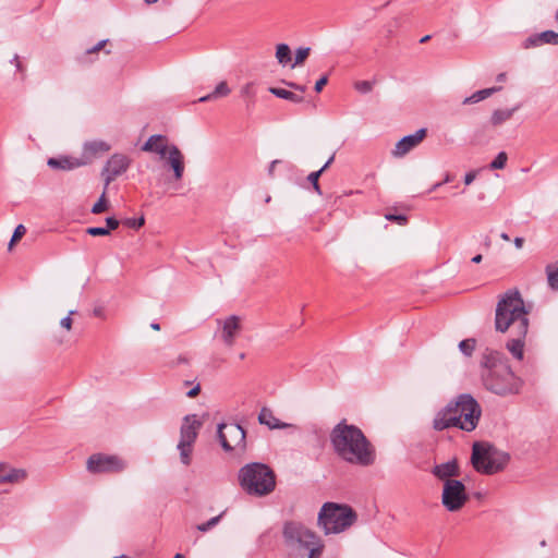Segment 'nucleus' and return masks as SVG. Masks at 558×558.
I'll return each mask as SVG.
<instances>
[{"label":"nucleus","mask_w":558,"mask_h":558,"mask_svg":"<svg viewBox=\"0 0 558 558\" xmlns=\"http://www.w3.org/2000/svg\"><path fill=\"white\" fill-rule=\"evenodd\" d=\"M529 323V311L520 292L508 290L496 305L495 329L502 333L510 330L512 338L507 341L506 348L517 360H522L524 355Z\"/></svg>","instance_id":"obj_1"},{"label":"nucleus","mask_w":558,"mask_h":558,"mask_svg":"<svg viewBox=\"0 0 558 558\" xmlns=\"http://www.w3.org/2000/svg\"><path fill=\"white\" fill-rule=\"evenodd\" d=\"M335 452L345 462L362 466L375 462V450L363 432L344 421L338 423L330 433Z\"/></svg>","instance_id":"obj_2"},{"label":"nucleus","mask_w":558,"mask_h":558,"mask_svg":"<svg viewBox=\"0 0 558 558\" xmlns=\"http://www.w3.org/2000/svg\"><path fill=\"white\" fill-rule=\"evenodd\" d=\"M481 365L484 368L483 384L487 390L502 397L520 392L523 380L514 374L500 352L487 350L483 354Z\"/></svg>","instance_id":"obj_3"},{"label":"nucleus","mask_w":558,"mask_h":558,"mask_svg":"<svg viewBox=\"0 0 558 558\" xmlns=\"http://www.w3.org/2000/svg\"><path fill=\"white\" fill-rule=\"evenodd\" d=\"M239 484L246 494L263 497L275 490L276 475L268 465L253 462L240 469Z\"/></svg>","instance_id":"obj_4"},{"label":"nucleus","mask_w":558,"mask_h":558,"mask_svg":"<svg viewBox=\"0 0 558 558\" xmlns=\"http://www.w3.org/2000/svg\"><path fill=\"white\" fill-rule=\"evenodd\" d=\"M356 519V512L350 506L325 502L318 512L317 526L325 535L339 534L352 526Z\"/></svg>","instance_id":"obj_5"},{"label":"nucleus","mask_w":558,"mask_h":558,"mask_svg":"<svg viewBox=\"0 0 558 558\" xmlns=\"http://www.w3.org/2000/svg\"><path fill=\"white\" fill-rule=\"evenodd\" d=\"M509 461V453L498 450L493 445L487 442L473 444L471 462L480 473L492 475L501 472Z\"/></svg>","instance_id":"obj_6"},{"label":"nucleus","mask_w":558,"mask_h":558,"mask_svg":"<svg viewBox=\"0 0 558 558\" xmlns=\"http://www.w3.org/2000/svg\"><path fill=\"white\" fill-rule=\"evenodd\" d=\"M452 412L458 417V428L464 432L474 430L480 422L482 409L470 393H461L449 402Z\"/></svg>","instance_id":"obj_7"},{"label":"nucleus","mask_w":558,"mask_h":558,"mask_svg":"<svg viewBox=\"0 0 558 558\" xmlns=\"http://www.w3.org/2000/svg\"><path fill=\"white\" fill-rule=\"evenodd\" d=\"M202 423L196 418V415L193 414L184 416L180 429V441L178 444L180 459L184 465H189L191 463L193 445L197 438Z\"/></svg>","instance_id":"obj_8"},{"label":"nucleus","mask_w":558,"mask_h":558,"mask_svg":"<svg viewBox=\"0 0 558 558\" xmlns=\"http://www.w3.org/2000/svg\"><path fill=\"white\" fill-rule=\"evenodd\" d=\"M469 497L465 485L459 481H447L444 483L441 504L450 512H457L463 508Z\"/></svg>","instance_id":"obj_9"},{"label":"nucleus","mask_w":558,"mask_h":558,"mask_svg":"<svg viewBox=\"0 0 558 558\" xmlns=\"http://www.w3.org/2000/svg\"><path fill=\"white\" fill-rule=\"evenodd\" d=\"M88 472L100 473H120L126 469V462L118 456L94 453L86 463Z\"/></svg>","instance_id":"obj_10"},{"label":"nucleus","mask_w":558,"mask_h":558,"mask_svg":"<svg viewBox=\"0 0 558 558\" xmlns=\"http://www.w3.org/2000/svg\"><path fill=\"white\" fill-rule=\"evenodd\" d=\"M217 436L226 451L245 448V430L239 424H219Z\"/></svg>","instance_id":"obj_11"},{"label":"nucleus","mask_w":558,"mask_h":558,"mask_svg":"<svg viewBox=\"0 0 558 558\" xmlns=\"http://www.w3.org/2000/svg\"><path fill=\"white\" fill-rule=\"evenodd\" d=\"M130 162V158L122 154H114L108 159L101 171L106 187H108L117 177L128 170Z\"/></svg>","instance_id":"obj_12"},{"label":"nucleus","mask_w":558,"mask_h":558,"mask_svg":"<svg viewBox=\"0 0 558 558\" xmlns=\"http://www.w3.org/2000/svg\"><path fill=\"white\" fill-rule=\"evenodd\" d=\"M426 136V129H420L415 133L403 136L397 142L392 155L397 158L405 156L409 151L415 148Z\"/></svg>","instance_id":"obj_13"},{"label":"nucleus","mask_w":558,"mask_h":558,"mask_svg":"<svg viewBox=\"0 0 558 558\" xmlns=\"http://www.w3.org/2000/svg\"><path fill=\"white\" fill-rule=\"evenodd\" d=\"M221 326V338L228 347L234 344L235 338L241 331V318L236 315H231L223 320H218Z\"/></svg>","instance_id":"obj_14"},{"label":"nucleus","mask_w":558,"mask_h":558,"mask_svg":"<svg viewBox=\"0 0 558 558\" xmlns=\"http://www.w3.org/2000/svg\"><path fill=\"white\" fill-rule=\"evenodd\" d=\"M458 417L454 415V412H452L451 407L448 403L444 409L436 413L433 420V428L441 432L450 427H458Z\"/></svg>","instance_id":"obj_15"},{"label":"nucleus","mask_w":558,"mask_h":558,"mask_svg":"<svg viewBox=\"0 0 558 558\" xmlns=\"http://www.w3.org/2000/svg\"><path fill=\"white\" fill-rule=\"evenodd\" d=\"M430 473L439 481L446 483L447 481H456L453 477L460 475V468L457 460L452 459L445 463L436 464Z\"/></svg>","instance_id":"obj_16"},{"label":"nucleus","mask_w":558,"mask_h":558,"mask_svg":"<svg viewBox=\"0 0 558 558\" xmlns=\"http://www.w3.org/2000/svg\"><path fill=\"white\" fill-rule=\"evenodd\" d=\"M27 472L24 469L12 468L7 463H0V485L17 484L25 481Z\"/></svg>","instance_id":"obj_17"},{"label":"nucleus","mask_w":558,"mask_h":558,"mask_svg":"<svg viewBox=\"0 0 558 558\" xmlns=\"http://www.w3.org/2000/svg\"><path fill=\"white\" fill-rule=\"evenodd\" d=\"M167 137L160 134H155L148 137L145 144L142 146V150L158 154L161 158H165L169 153L170 145L167 144Z\"/></svg>","instance_id":"obj_18"},{"label":"nucleus","mask_w":558,"mask_h":558,"mask_svg":"<svg viewBox=\"0 0 558 558\" xmlns=\"http://www.w3.org/2000/svg\"><path fill=\"white\" fill-rule=\"evenodd\" d=\"M168 163L173 170L175 180H181L184 173V156L175 145H170Z\"/></svg>","instance_id":"obj_19"},{"label":"nucleus","mask_w":558,"mask_h":558,"mask_svg":"<svg viewBox=\"0 0 558 558\" xmlns=\"http://www.w3.org/2000/svg\"><path fill=\"white\" fill-rule=\"evenodd\" d=\"M258 422L262 425H266L270 429H284L288 427H293L292 424L283 423L279 418H277L272 411L268 408H263L258 414Z\"/></svg>","instance_id":"obj_20"},{"label":"nucleus","mask_w":558,"mask_h":558,"mask_svg":"<svg viewBox=\"0 0 558 558\" xmlns=\"http://www.w3.org/2000/svg\"><path fill=\"white\" fill-rule=\"evenodd\" d=\"M47 165L56 170H72L83 165L78 159L70 157L49 158Z\"/></svg>","instance_id":"obj_21"},{"label":"nucleus","mask_w":558,"mask_h":558,"mask_svg":"<svg viewBox=\"0 0 558 558\" xmlns=\"http://www.w3.org/2000/svg\"><path fill=\"white\" fill-rule=\"evenodd\" d=\"M231 93V89L229 88L227 82L222 81L220 82L215 89L201 98H198V102H206L210 100H215L221 97H226Z\"/></svg>","instance_id":"obj_22"},{"label":"nucleus","mask_w":558,"mask_h":558,"mask_svg":"<svg viewBox=\"0 0 558 558\" xmlns=\"http://www.w3.org/2000/svg\"><path fill=\"white\" fill-rule=\"evenodd\" d=\"M519 109V106H515L511 109H498L495 110L492 114L490 122L494 126H498L504 122L508 121L512 118L513 113Z\"/></svg>","instance_id":"obj_23"},{"label":"nucleus","mask_w":558,"mask_h":558,"mask_svg":"<svg viewBox=\"0 0 558 558\" xmlns=\"http://www.w3.org/2000/svg\"><path fill=\"white\" fill-rule=\"evenodd\" d=\"M269 92L278 98L286 99L294 104H301L304 101V97L302 95L295 94L284 88L270 87Z\"/></svg>","instance_id":"obj_24"},{"label":"nucleus","mask_w":558,"mask_h":558,"mask_svg":"<svg viewBox=\"0 0 558 558\" xmlns=\"http://www.w3.org/2000/svg\"><path fill=\"white\" fill-rule=\"evenodd\" d=\"M501 87H490V88H484L481 90L475 92L469 97H465L463 100V105H470V104H476L480 102L489 96H492L494 93L500 90Z\"/></svg>","instance_id":"obj_25"},{"label":"nucleus","mask_w":558,"mask_h":558,"mask_svg":"<svg viewBox=\"0 0 558 558\" xmlns=\"http://www.w3.org/2000/svg\"><path fill=\"white\" fill-rule=\"evenodd\" d=\"M110 149V145L104 141H92L84 145V150L90 156H96L100 153H106Z\"/></svg>","instance_id":"obj_26"},{"label":"nucleus","mask_w":558,"mask_h":558,"mask_svg":"<svg viewBox=\"0 0 558 558\" xmlns=\"http://www.w3.org/2000/svg\"><path fill=\"white\" fill-rule=\"evenodd\" d=\"M545 272L547 276L548 287L553 291H558V262L555 264H548L545 267Z\"/></svg>","instance_id":"obj_27"},{"label":"nucleus","mask_w":558,"mask_h":558,"mask_svg":"<svg viewBox=\"0 0 558 558\" xmlns=\"http://www.w3.org/2000/svg\"><path fill=\"white\" fill-rule=\"evenodd\" d=\"M276 58L282 65H287L291 61V50L287 44H279L276 49Z\"/></svg>","instance_id":"obj_28"},{"label":"nucleus","mask_w":558,"mask_h":558,"mask_svg":"<svg viewBox=\"0 0 558 558\" xmlns=\"http://www.w3.org/2000/svg\"><path fill=\"white\" fill-rule=\"evenodd\" d=\"M255 95L256 93L253 83H247L241 88V96L248 99L246 104L247 110H250L253 107Z\"/></svg>","instance_id":"obj_29"},{"label":"nucleus","mask_w":558,"mask_h":558,"mask_svg":"<svg viewBox=\"0 0 558 558\" xmlns=\"http://www.w3.org/2000/svg\"><path fill=\"white\" fill-rule=\"evenodd\" d=\"M543 45H558V33L554 31H544L539 33Z\"/></svg>","instance_id":"obj_30"},{"label":"nucleus","mask_w":558,"mask_h":558,"mask_svg":"<svg viewBox=\"0 0 558 558\" xmlns=\"http://www.w3.org/2000/svg\"><path fill=\"white\" fill-rule=\"evenodd\" d=\"M310 51H311L310 47L298 48L295 51L294 63L291 65V68H295L296 65L302 64L305 61V59L308 57Z\"/></svg>","instance_id":"obj_31"},{"label":"nucleus","mask_w":558,"mask_h":558,"mask_svg":"<svg viewBox=\"0 0 558 558\" xmlns=\"http://www.w3.org/2000/svg\"><path fill=\"white\" fill-rule=\"evenodd\" d=\"M508 156L505 151H500L495 159L490 162L489 167L493 170L504 169L506 167Z\"/></svg>","instance_id":"obj_32"},{"label":"nucleus","mask_w":558,"mask_h":558,"mask_svg":"<svg viewBox=\"0 0 558 558\" xmlns=\"http://www.w3.org/2000/svg\"><path fill=\"white\" fill-rule=\"evenodd\" d=\"M459 349L460 351L466 355V356H471V354L473 353L474 349H475V340L474 339H465V340H462L460 343H459Z\"/></svg>","instance_id":"obj_33"},{"label":"nucleus","mask_w":558,"mask_h":558,"mask_svg":"<svg viewBox=\"0 0 558 558\" xmlns=\"http://www.w3.org/2000/svg\"><path fill=\"white\" fill-rule=\"evenodd\" d=\"M542 39L539 33L529 36L522 44L524 49L542 46Z\"/></svg>","instance_id":"obj_34"},{"label":"nucleus","mask_w":558,"mask_h":558,"mask_svg":"<svg viewBox=\"0 0 558 558\" xmlns=\"http://www.w3.org/2000/svg\"><path fill=\"white\" fill-rule=\"evenodd\" d=\"M106 190L107 187L105 186V190L101 196L99 197L98 202L94 204L92 208L93 214H100L107 209Z\"/></svg>","instance_id":"obj_35"},{"label":"nucleus","mask_w":558,"mask_h":558,"mask_svg":"<svg viewBox=\"0 0 558 558\" xmlns=\"http://www.w3.org/2000/svg\"><path fill=\"white\" fill-rule=\"evenodd\" d=\"M222 515H223V512H222V513H220V514H219V515H217V517H214V518L209 519V520H208L207 522H205V523L198 524V525H197V530H198V531H201V532H207V531H209L210 529H213L214 526H216V525L219 523V521H220V519H221V517H222Z\"/></svg>","instance_id":"obj_36"},{"label":"nucleus","mask_w":558,"mask_h":558,"mask_svg":"<svg viewBox=\"0 0 558 558\" xmlns=\"http://www.w3.org/2000/svg\"><path fill=\"white\" fill-rule=\"evenodd\" d=\"M145 223V218L142 215L138 218H126L123 220V225L131 229H140Z\"/></svg>","instance_id":"obj_37"},{"label":"nucleus","mask_w":558,"mask_h":558,"mask_svg":"<svg viewBox=\"0 0 558 558\" xmlns=\"http://www.w3.org/2000/svg\"><path fill=\"white\" fill-rule=\"evenodd\" d=\"M374 83L371 81H359L354 84V88L362 94L372 92Z\"/></svg>","instance_id":"obj_38"},{"label":"nucleus","mask_w":558,"mask_h":558,"mask_svg":"<svg viewBox=\"0 0 558 558\" xmlns=\"http://www.w3.org/2000/svg\"><path fill=\"white\" fill-rule=\"evenodd\" d=\"M322 173H323L322 170H317V171L310 173L307 177V180L310 181V183L313 185L314 190L318 194H322L320 186L318 183V180H319V177L322 175Z\"/></svg>","instance_id":"obj_39"},{"label":"nucleus","mask_w":558,"mask_h":558,"mask_svg":"<svg viewBox=\"0 0 558 558\" xmlns=\"http://www.w3.org/2000/svg\"><path fill=\"white\" fill-rule=\"evenodd\" d=\"M26 232V229L23 225H19L14 232H13V235L11 238V241L9 243V248L11 250L12 246L14 245L15 242H17Z\"/></svg>","instance_id":"obj_40"},{"label":"nucleus","mask_w":558,"mask_h":558,"mask_svg":"<svg viewBox=\"0 0 558 558\" xmlns=\"http://www.w3.org/2000/svg\"><path fill=\"white\" fill-rule=\"evenodd\" d=\"M86 233L92 236H105L109 234V229L105 227H89L86 230Z\"/></svg>","instance_id":"obj_41"},{"label":"nucleus","mask_w":558,"mask_h":558,"mask_svg":"<svg viewBox=\"0 0 558 558\" xmlns=\"http://www.w3.org/2000/svg\"><path fill=\"white\" fill-rule=\"evenodd\" d=\"M385 218L389 221H395L400 226H404L408 222V218L404 215L386 214Z\"/></svg>","instance_id":"obj_42"},{"label":"nucleus","mask_w":558,"mask_h":558,"mask_svg":"<svg viewBox=\"0 0 558 558\" xmlns=\"http://www.w3.org/2000/svg\"><path fill=\"white\" fill-rule=\"evenodd\" d=\"M75 313H76V312H75V311H73V310H72V311H70V312H69V315H68V316H65V317H63V318L60 320V326H61L62 328H64L65 330L70 331V330H71V328H72V324H73V320H72L71 316H72L73 314H75Z\"/></svg>","instance_id":"obj_43"},{"label":"nucleus","mask_w":558,"mask_h":558,"mask_svg":"<svg viewBox=\"0 0 558 558\" xmlns=\"http://www.w3.org/2000/svg\"><path fill=\"white\" fill-rule=\"evenodd\" d=\"M106 225H107V227H105V228L109 229V232H110L111 230H116L119 227L120 222L114 217H108V218H106Z\"/></svg>","instance_id":"obj_44"},{"label":"nucleus","mask_w":558,"mask_h":558,"mask_svg":"<svg viewBox=\"0 0 558 558\" xmlns=\"http://www.w3.org/2000/svg\"><path fill=\"white\" fill-rule=\"evenodd\" d=\"M328 83V76L327 75H323L315 84V90L317 93L322 92V89L324 88V86Z\"/></svg>","instance_id":"obj_45"},{"label":"nucleus","mask_w":558,"mask_h":558,"mask_svg":"<svg viewBox=\"0 0 558 558\" xmlns=\"http://www.w3.org/2000/svg\"><path fill=\"white\" fill-rule=\"evenodd\" d=\"M476 175H477V171H474V170L465 173L464 183L466 185H470L475 180Z\"/></svg>","instance_id":"obj_46"},{"label":"nucleus","mask_w":558,"mask_h":558,"mask_svg":"<svg viewBox=\"0 0 558 558\" xmlns=\"http://www.w3.org/2000/svg\"><path fill=\"white\" fill-rule=\"evenodd\" d=\"M107 40L104 39V40H100L99 43H97L93 48L90 49H87V53H94V52H97L99 51L100 49L104 48V46L106 45Z\"/></svg>","instance_id":"obj_47"},{"label":"nucleus","mask_w":558,"mask_h":558,"mask_svg":"<svg viewBox=\"0 0 558 558\" xmlns=\"http://www.w3.org/2000/svg\"><path fill=\"white\" fill-rule=\"evenodd\" d=\"M286 84L289 87H291L292 89L299 90L300 93H304L306 90V86L305 85H300V84H296V83H293V82H287Z\"/></svg>","instance_id":"obj_48"},{"label":"nucleus","mask_w":558,"mask_h":558,"mask_svg":"<svg viewBox=\"0 0 558 558\" xmlns=\"http://www.w3.org/2000/svg\"><path fill=\"white\" fill-rule=\"evenodd\" d=\"M199 391H201V385L197 384L195 387H193L191 390H189L186 392V396L189 398H194V397H196L199 393Z\"/></svg>","instance_id":"obj_49"},{"label":"nucleus","mask_w":558,"mask_h":558,"mask_svg":"<svg viewBox=\"0 0 558 558\" xmlns=\"http://www.w3.org/2000/svg\"><path fill=\"white\" fill-rule=\"evenodd\" d=\"M513 243H514V246L517 248H522L523 243H524V239L520 238V236H517V238H514Z\"/></svg>","instance_id":"obj_50"},{"label":"nucleus","mask_w":558,"mask_h":558,"mask_svg":"<svg viewBox=\"0 0 558 558\" xmlns=\"http://www.w3.org/2000/svg\"><path fill=\"white\" fill-rule=\"evenodd\" d=\"M11 63L15 64V66H16V69H17L19 71H22V64H21V62H20V60H19V56H17V54H15V56L13 57V59L11 60Z\"/></svg>","instance_id":"obj_51"},{"label":"nucleus","mask_w":558,"mask_h":558,"mask_svg":"<svg viewBox=\"0 0 558 558\" xmlns=\"http://www.w3.org/2000/svg\"><path fill=\"white\" fill-rule=\"evenodd\" d=\"M278 163H279V160H274V161H271V163L269 165V168H268V174H269L270 177H272V175H274L275 167H276V165H278Z\"/></svg>","instance_id":"obj_52"},{"label":"nucleus","mask_w":558,"mask_h":558,"mask_svg":"<svg viewBox=\"0 0 558 558\" xmlns=\"http://www.w3.org/2000/svg\"><path fill=\"white\" fill-rule=\"evenodd\" d=\"M335 155H332L328 160H326V163L319 169L322 172H324L333 161Z\"/></svg>","instance_id":"obj_53"},{"label":"nucleus","mask_w":558,"mask_h":558,"mask_svg":"<svg viewBox=\"0 0 558 558\" xmlns=\"http://www.w3.org/2000/svg\"><path fill=\"white\" fill-rule=\"evenodd\" d=\"M483 259L482 255L481 254H477L475 255L473 258H472V262L475 263V264H478L481 263Z\"/></svg>","instance_id":"obj_54"},{"label":"nucleus","mask_w":558,"mask_h":558,"mask_svg":"<svg viewBox=\"0 0 558 558\" xmlns=\"http://www.w3.org/2000/svg\"><path fill=\"white\" fill-rule=\"evenodd\" d=\"M429 39H430V35H425L424 37H422V38L420 39V43H421V44H424V43H427Z\"/></svg>","instance_id":"obj_55"},{"label":"nucleus","mask_w":558,"mask_h":558,"mask_svg":"<svg viewBox=\"0 0 558 558\" xmlns=\"http://www.w3.org/2000/svg\"><path fill=\"white\" fill-rule=\"evenodd\" d=\"M505 80H506V73H500V74H498V76H497V81H499V82H504Z\"/></svg>","instance_id":"obj_56"},{"label":"nucleus","mask_w":558,"mask_h":558,"mask_svg":"<svg viewBox=\"0 0 558 558\" xmlns=\"http://www.w3.org/2000/svg\"><path fill=\"white\" fill-rule=\"evenodd\" d=\"M94 315L95 316H101L102 315V310L101 308H95L94 310Z\"/></svg>","instance_id":"obj_57"},{"label":"nucleus","mask_w":558,"mask_h":558,"mask_svg":"<svg viewBox=\"0 0 558 558\" xmlns=\"http://www.w3.org/2000/svg\"><path fill=\"white\" fill-rule=\"evenodd\" d=\"M150 327L154 329V330H159L160 329V325L158 323H153L150 325Z\"/></svg>","instance_id":"obj_58"},{"label":"nucleus","mask_w":558,"mask_h":558,"mask_svg":"<svg viewBox=\"0 0 558 558\" xmlns=\"http://www.w3.org/2000/svg\"><path fill=\"white\" fill-rule=\"evenodd\" d=\"M451 181V175L450 174H446L444 181H442V184L444 183H449Z\"/></svg>","instance_id":"obj_59"},{"label":"nucleus","mask_w":558,"mask_h":558,"mask_svg":"<svg viewBox=\"0 0 558 558\" xmlns=\"http://www.w3.org/2000/svg\"><path fill=\"white\" fill-rule=\"evenodd\" d=\"M500 238L505 241H509V239H510L509 235L505 232L500 234Z\"/></svg>","instance_id":"obj_60"},{"label":"nucleus","mask_w":558,"mask_h":558,"mask_svg":"<svg viewBox=\"0 0 558 558\" xmlns=\"http://www.w3.org/2000/svg\"><path fill=\"white\" fill-rule=\"evenodd\" d=\"M440 185H442V182H438V183L434 184L433 187L430 189V191L437 190Z\"/></svg>","instance_id":"obj_61"},{"label":"nucleus","mask_w":558,"mask_h":558,"mask_svg":"<svg viewBox=\"0 0 558 558\" xmlns=\"http://www.w3.org/2000/svg\"><path fill=\"white\" fill-rule=\"evenodd\" d=\"M393 26L398 27L400 25L399 19H393Z\"/></svg>","instance_id":"obj_62"},{"label":"nucleus","mask_w":558,"mask_h":558,"mask_svg":"<svg viewBox=\"0 0 558 558\" xmlns=\"http://www.w3.org/2000/svg\"><path fill=\"white\" fill-rule=\"evenodd\" d=\"M485 246H486V247H489V246H490V240H489V238H486Z\"/></svg>","instance_id":"obj_63"},{"label":"nucleus","mask_w":558,"mask_h":558,"mask_svg":"<svg viewBox=\"0 0 558 558\" xmlns=\"http://www.w3.org/2000/svg\"><path fill=\"white\" fill-rule=\"evenodd\" d=\"M173 558H184V557L181 554H177Z\"/></svg>","instance_id":"obj_64"}]
</instances>
